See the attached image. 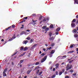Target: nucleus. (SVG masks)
<instances>
[{
    "label": "nucleus",
    "instance_id": "nucleus-1",
    "mask_svg": "<svg viewBox=\"0 0 78 78\" xmlns=\"http://www.w3.org/2000/svg\"><path fill=\"white\" fill-rule=\"evenodd\" d=\"M47 56L46 55L44 58H43V59H42L41 60V62H44V61H45V60H46V59H47Z\"/></svg>",
    "mask_w": 78,
    "mask_h": 78
},
{
    "label": "nucleus",
    "instance_id": "nucleus-2",
    "mask_svg": "<svg viewBox=\"0 0 78 78\" xmlns=\"http://www.w3.org/2000/svg\"><path fill=\"white\" fill-rule=\"evenodd\" d=\"M16 38V35H14L13 37L9 39V41H12V40H13V39H15Z\"/></svg>",
    "mask_w": 78,
    "mask_h": 78
},
{
    "label": "nucleus",
    "instance_id": "nucleus-3",
    "mask_svg": "<svg viewBox=\"0 0 78 78\" xmlns=\"http://www.w3.org/2000/svg\"><path fill=\"white\" fill-rule=\"evenodd\" d=\"M48 20H49V18H47L46 19H44L43 20V22H48Z\"/></svg>",
    "mask_w": 78,
    "mask_h": 78
},
{
    "label": "nucleus",
    "instance_id": "nucleus-4",
    "mask_svg": "<svg viewBox=\"0 0 78 78\" xmlns=\"http://www.w3.org/2000/svg\"><path fill=\"white\" fill-rule=\"evenodd\" d=\"M66 70H69V69H70V66H69V64H68L67 65V66L66 67Z\"/></svg>",
    "mask_w": 78,
    "mask_h": 78
},
{
    "label": "nucleus",
    "instance_id": "nucleus-5",
    "mask_svg": "<svg viewBox=\"0 0 78 78\" xmlns=\"http://www.w3.org/2000/svg\"><path fill=\"white\" fill-rule=\"evenodd\" d=\"M37 17H39V20L40 21V20H41L42 19V16H41L40 14L38 15Z\"/></svg>",
    "mask_w": 78,
    "mask_h": 78
},
{
    "label": "nucleus",
    "instance_id": "nucleus-6",
    "mask_svg": "<svg viewBox=\"0 0 78 78\" xmlns=\"http://www.w3.org/2000/svg\"><path fill=\"white\" fill-rule=\"evenodd\" d=\"M55 66L56 69H59V64H56L55 65Z\"/></svg>",
    "mask_w": 78,
    "mask_h": 78
},
{
    "label": "nucleus",
    "instance_id": "nucleus-7",
    "mask_svg": "<svg viewBox=\"0 0 78 78\" xmlns=\"http://www.w3.org/2000/svg\"><path fill=\"white\" fill-rule=\"evenodd\" d=\"M28 42V41H24L23 42V44H27Z\"/></svg>",
    "mask_w": 78,
    "mask_h": 78
},
{
    "label": "nucleus",
    "instance_id": "nucleus-8",
    "mask_svg": "<svg viewBox=\"0 0 78 78\" xmlns=\"http://www.w3.org/2000/svg\"><path fill=\"white\" fill-rule=\"evenodd\" d=\"M74 4L75 5V4H78V0H74Z\"/></svg>",
    "mask_w": 78,
    "mask_h": 78
},
{
    "label": "nucleus",
    "instance_id": "nucleus-9",
    "mask_svg": "<svg viewBox=\"0 0 78 78\" xmlns=\"http://www.w3.org/2000/svg\"><path fill=\"white\" fill-rule=\"evenodd\" d=\"M31 70H30L27 71V74H29L31 73Z\"/></svg>",
    "mask_w": 78,
    "mask_h": 78
},
{
    "label": "nucleus",
    "instance_id": "nucleus-10",
    "mask_svg": "<svg viewBox=\"0 0 78 78\" xmlns=\"http://www.w3.org/2000/svg\"><path fill=\"white\" fill-rule=\"evenodd\" d=\"M25 31H23L20 34V36H22V35L23 34H25Z\"/></svg>",
    "mask_w": 78,
    "mask_h": 78
},
{
    "label": "nucleus",
    "instance_id": "nucleus-11",
    "mask_svg": "<svg viewBox=\"0 0 78 78\" xmlns=\"http://www.w3.org/2000/svg\"><path fill=\"white\" fill-rule=\"evenodd\" d=\"M55 50H52L51 52V54H53V53H55Z\"/></svg>",
    "mask_w": 78,
    "mask_h": 78
},
{
    "label": "nucleus",
    "instance_id": "nucleus-12",
    "mask_svg": "<svg viewBox=\"0 0 78 78\" xmlns=\"http://www.w3.org/2000/svg\"><path fill=\"white\" fill-rule=\"evenodd\" d=\"M26 53V52L23 53V54L20 55V57L21 56H23V55H25V54Z\"/></svg>",
    "mask_w": 78,
    "mask_h": 78
},
{
    "label": "nucleus",
    "instance_id": "nucleus-13",
    "mask_svg": "<svg viewBox=\"0 0 78 78\" xmlns=\"http://www.w3.org/2000/svg\"><path fill=\"white\" fill-rule=\"evenodd\" d=\"M6 71H7V69H4V70L3 73H6Z\"/></svg>",
    "mask_w": 78,
    "mask_h": 78
},
{
    "label": "nucleus",
    "instance_id": "nucleus-14",
    "mask_svg": "<svg viewBox=\"0 0 78 78\" xmlns=\"http://www.w3.org/2000/svg\"><path fill=\"white\" fill-rule=\"evenodd\" d=\"M75 26V24L73 23H71V27H73Z\"/></svg>",
    "mask_w": 78,
    "mask_h": 78
},
{
    "label": "nucleus",
    "instance_id": "nucleus-15",
    "mask_svg": "<svg viewBox=\"0 0 78 78\" xmlns=\"http://www.w3.org/2000/svg\"><path fill=\"white\" fill-rule=\"evenodd\" d=\"M60 30V27L57 28L56 30V31H59Z\"/></svg>",
    "mask_w": 78,
    "mask_h": 78
},
{
    "label": "nucleus",
    "instance_id": "nucleus-16",
    "mask_svg": "<svg viewBox=\"0 0 78 78\" xmlns=\"http://www.w3.org/2000/svg\"><path fill=\"white\" fill-rule=\"evenodd\" d=\"M54 37H50V40H51V41H53L54 39Z\"/></svg>",
    "mask_w": 78,
    "mask_h": 78
},
{
    "label": "nucleus",
    "instance_id": "nucleus-17",
    "mask_svg": "<svg viewBox=\"0 0 78 78\" xmlns=\"http://www.w3.org/2000/svg\"><path fill=\"white\" fill-rule=\"evenodd\" d=\"M28 48L27 47H25L24 48V51H26V50H28Z\"/></svg>",
    "mask_w": 78,
    "mask_h": 78
},
{
    "label": "nucleus",
    "instance_id": "nucleus-18",
    "mask_svg": "<svg viewBox=\"0 0 78 78\" xmlns=\"http://www.w3.org/2000/svg\"><path fill=\"white\" fill-rule=\"evenodd\" d=\"M56 76V75H53L52 77H51V78H55V77Z\"/></svg>",
    "mask_w": 78,
    "mask_h": 78
},
{
    "label": "nucleus",
    "instance_id": "nucleus-19",
    "mask_svg": "<svg viewBox=\"0 0 78 78\" xmlns=\"http://www.w3.org/2000/svg\"><path fill=\"white\" fill-rule=\"evenodd\" d=\"M73 76H76V73H73Z\"/></svg>",
    "mask_w": 78,
    "mask_h": 78
},
{
    "label": "nucleus",
    "instance_id": "nucleus-20",
    "mask_svg": "<svg viewBox=\"0 0 78 78\" xmlns=\"http://www.w3.org/2000/svg\"><path fill=\"white\" fill-rule=\"evenodd\" d=\"M62 73V72L61 71L59 73V75H61Z\"/></svg>",
    "mask_w": 78,
    "mask_h": 78
},
{
    "label": "nucleus",
    "instance_id": "nucleus-21",
    "mask_svg": "<svg viewBox=\"0 0 78 78\" xmlns=\"http://www.w3.org/2000/svg\"><path fill=\"white\" fill-rule=\"evenodd\" d=\"M52 35V33H51V32H50L49 34V36L50 37H51V35Z\"/></svg>",
    "mask_w": 78,
    "mask_h": 78
},
{
    "label": "nucleus",
    "instance_id": "nucleus-22",
    "mask_svg": "<svg viewBox=\"0 0 78 78\" xmlns=\"http://www.w3.org/2000/svg\"><path fill=\"white\" fill-rule=\"evenodd\" d=\"M46 28H47V26H43L42 27L43 29H45Z\"/></svg>",
    "mask_w": 78,
    "mask_h": 78
},
{
    "label": "nucleus",
    "instance_id": "nucleus-23",
    "mask_svg": "<svg viewBox=\"0 0 78 78\" xmlns=\"http://www.w3.org/2000/svg\"><path fill=\"white\" fill-rule=\"evenodd\" d=\"M55 74L56 75H58V71H56L55 72Z\"/></svg>",
    "mask_w": 78,
    "mask_h": 78
},
{
    "label": "nucleus",
    "instance_id": "nucleus-24",
    "mask_svg": "<svg viewBox=\"0 0 78 78\" xmlns=\"http://www.w3.org/2000/svg\"><path fill=\"white\" fill-rule=\"evenodd\" d=\"M11 27L10 26V27H8V28H6V29H5V31H6V30H8V29H9L10 28H11Z\"/></svg>",
    "mask_w": 78,
    "mask_h": 78
},
{
    "label": "nucleus",
    "instance_id": "nucleus-25",
    "mask_svg": "<svg viewBox=\"0 0 78 78\" xmlns=\"http://www.w3.org/2000/svg\"><path fill=\"white\" fill-rule=\"evenodd\" d=\"M76 22V20L75 19H74L72 21V22Z\"/></svg>",
    "mask_w": 78,
    "mask_h": 78
},
{
    "label": "nucleus",
    "instance_id": "nucleus-26",
    "mask_svg": "<svg viewBox=\"0 0 78 78\" xmlns=\"http://www.w3.org/2000/svg\"><path fill=\"white\" fill-rule=\"evenodd\" d=\"M39 70H40L38 69L37 71V74H38V73H39Z\"/></svg>",
    "mask_w": 78,
    "mask_h": 78
},
{
    "label": "nucleus",
    "instance_id": "nucleus-27",
    "mask_svg": "<svg viewBox=\"0 0 78 78\" xmlns=\"http://www.w3.org/2000/svg\"><path fill=\"white\" fill-rule=\"evenodd\" d=\"M49 30V29L48 28H46L45 29V31H48V30Z\"/></svg>",
    "mask_w": 78,
    "mask_h": 78
},
{
    "label": "nucleus",
    "instance_id": "nucleus-28",
    "mask_svg": "<svg viewBox=\"0 0 78 78\" xmlns=\"http://www.w3.org/2000/svg\"><path fill=\"white\" fill-rule=\"evenodd\" d=\"M73 31L74 33H76V32H77V31H76V30L75 29H74Z\"/></svg>",
    "mask_w": 78,
    "mask_h": 78
},
{
    "label": "nucleus",
    "instance_id": "nucleus-29",
    "mask_svg": "<svg viewBox=\"0 0 78 78\" xmlns=\"http://www.w3.org/2000/svg\"><path fill=\"white\" fill-rule=\"evenodd\" d=\"M50 28H53V25H51L50 26Z\"/></svg>",
    "mask_w": 78,
    "mask_h": 78
},
{
    "label": "nucleus",
    "instance_id": "nucleus-30",
    "mask_svg": "<svg viewBox=\"0 0 78 78\" xmlns=\"http://www.w3.org/2000/svg\"><path fill=\"white\" fill-rule=\"evenodd\" d=\"M33 39H31L30 41V43H32V42H33Z\"/></svg>",
    "mask_w": 78,
    "mask_h": 78
},
{
    "label": "nucleus",
    "instance_id": "nucleus-31",
    "mask_svg": "<svg viewBox=\"0 0 78 78\" xmlns=\"http://www.w3.org/2000/svg\"><path fill=\"white\" fill-rule=\"evenodd\" d=\"M51 46L52 47H53V46H55V44L52 43L51 44Z\"/></svg>",
    "mask_w": 78,
    "mask_h": 78
},
{
    "label": "nucleus",
    "instance_id": "nucleus-32",
    "mask_svg": "<svg viewBox=\"0 0 78 78\" xmlns=\"http://www.w3.org/2000/svg\"><path fill=\"white\" fill-rule=\"evenodd\" d=\"M78 35H77V34H75V35H74V37H78Z\"/></svg>",
    "mask_w": 78,
    "mask_h": 78
},
{
    "label": "nucleus",
    "instance_id": "nucleus-33",
    "mask_svg": "<svg viewBox=\"0 0 78 78\" xmlns=\"http://www.w3.org/2000/svg\"><path fill=\"white\" fill-rule=\"evenodd\" d=\"M23 62V60H21L20 61V64H22V63Z\"/></svg>",
    "mask_w": 78,
    "mask_h": 78
},
{
    "label": "nucleus",
    "instance_id": "nucleus-34",
    "mask_svg": "<svg viewBox=\"0 0 78 78\" xmlns=\"http://www.w3.org/2000/svg\"><path fill=\"white\" fill-rule=\"evenodd\" d=\"M23 47H21L20 48V50H23Z\"/></svg>",
    "mask_w": 78,
    "mask_h": 78
},
{
    "label": "nucleus",
    "instance_id": "nucleus-35",
    "mask_svg": "<svg viewBox=\"0 0 78 78\" xmlns=\"http://www.w3.org/2000/svg\"><path fill=\"white\" fill-rule=\"evenodd\" d=\"M42 72H43L42 71L40 72L39 74V75H41V74H42Z\"/></svg>",
    "mask_w": 78,
    "mask_h": 78
},
{
    "label": "nucleus",
    "instance_id": "nucleus-36",
    "mask_svg": "<svg viewBox=\"0 0 78 78\" xmlns=\"http://www.w3.org/2000/svg\"><path fill=\"white\" fill-rule=\"evenodd\" d=\"M39 62H36V65H39Z\"/></svg>",
    "mask_w": 78,
    "mask_h": 78
},
{
    "label": "nucleus",
    "instance_id": "nucleus-37",
    "mask_svg": "<svg viewBox=\"0 0 78 78\" xmlns=\"http://www.w3.org/2000/svg\"><path fill=\"white\" fill-rule=\"evenodd\" d=\"M26 39H27V40H30V38L29 37H27V38Z\"/></svg>",
    "mask_w": 78,
    "mask_h": 78
},
{
    "label": "nucleus",
    "instance_id": "nucleus-38",
    "mask_svg": "<svg viewBox=\"0 0 78 78\" xmlns=\"http://www.w3.org/2000/svg\"><path fill=\"white\" fill-rule=\"evenodd\" d=\"M44 55H45V54L44 53H42L41 55L42 56H44Z\"/></svg>",
    "mask_w": 78,
    "mask_h": 78
},
{
    "label": "nucleus",
    "instance_id": "nucleus-39",
    "mask_svg": "<svg viewBox=\"0 0 78 78\" xmlns=\"http://www.w3.org/2000/svg\"><path fill=\"white\" fill-rule=\"evenodd\" d=\"M73 60H71V61H70L69 62V63H72V62H73Z\"/></svg>",
    "mask_w": 78,
    "mask_h": 78
},
{
    "label": "nucleus",
    "instance_id": "nucleus-40",
    "mask_svg": "<svg viewBox=\"0 0 78 78\" xmlns=\"http://www.w3.org/2000/svg\"><path fill=\"white\" fill-rule=\"evenodd\" d=\"M39 68H40V67H39V66H37L35 68V69H39Z\"/></svg>",
    "mask_w": 78,
    "mask_h": 78
},
{
    "label": "nucleus",
    "instance_id": "nucleus-41",
    "mask_svg": "<svg viewBox=\"0 0 78 78\" xmlns=\"http://www.w3.org/2000/svg\"><path fill=\"white\" fill-rule=\"evenodd\" d=\"M70 48H73V45H70Z\"/></svg>",
    "mask_w": 78,
    "mask_h": 78
},
{
    "label": "nucleus",
    "instance_id": "nucleus-42",
    "mask_svg": "<svg viewBox=\"0 0 78 78\" xmlns=\"http://www.w3.org/2000/svg\"><path fill=\"white\" fill-rule=\"evenodd\" d=\"M3 76H6V73H3Z\"/></svg>",
    "mask_w": 78,
    "mask_h": 78
},
{
    "label": "nucleus",
    "instance_id": "nucleus-43",
    "mask_svg": "<svg viewBox=\"0 0 78 78\" xmlns=\"http://www.w3.org/2000/svg\"><path fill=\"white\" fill-rule=\"evenodd\" d=\"M58 34H59V32H55V34H56V35H58Z\"/></svg>",
    "mask_w": 78,
    "mask_h": 78
},
{
    "label": "nucleus",
    "instance_id": "nucleus-44",
    "mask_svg": "<svg viewBox=\"0 0 78 78\" xmlns=\"http://www.w3.org/2000/svg\"><path fill=\"white\" fill-rule=\"evenodd\" d=\"M27 19H28V17H24V19H26V20H27Z\"/></svg>",
    "mask_w": 78,
    "mask_h": 78
},
{
    "label": "nucleus",
    "instance_id": "nucleus-45",
    "mask_svg": "<svg viewBox=\"0 0 78 78\" xmlns=\"http://www.w3.org/2000/svg\"><path fill=\"white\" fill-rule=\"evenodd\" d=\"M52 67H53L51 66L50 68H49L50 70H52Z\"/></svg>",
    "mask_w": 78,
    "mask_h": 78
},
{
    "label": "nucleus",
    "instance_id": "nucleus-46",
    "mask_svg": "<svg viewBox=\"0 0 78 78\" xmlns=\"http://www.w3.org/2000/svg\"><path fill=\"white\" fill-rule=\"evenodd\" d=\"M37 46V44H35L33 46V47H36V46Z\"/></svg>",
    "mask_w": 78,
    "mask_h": 78
},
{
    "label": "nucleus",
    "instance_id": "nucleus-47",
    "mask_svg": "<svg viewBox=\"0 0 78 78\" xmlns=\"http://www.w3.org/2000/svg\"><path fill=\"white\" fill-rule=\"evenodd\" d=\"M70 72H73V70L71 69L70 71Z\"/></svg>",
    "mask_w": 78,
    "mask_h": 78
},
{
    "label": "nucleus",
    "instance_id": "nucleus-48",
    "mask_svg": "<svg viewBox=\"0 0 78 78\" xmlns=\"http://www.w3.org/2000/svg\"><path fill=\"white\" fill-rule=\"evenodd\" d=\"M12 28H14V27H15V25H13L12 26Z\"/></svg>",
    "mask_w": 78,
    "mask_h": 78
},
{
    "label": "nucleus",
    "instance_id": "nucleus-49",
    "mask_svg": "<svg viewBox=\"0 0 78 78\" xmlns=\"http://www.w3.org/2000/svg\"><path fill=\"white\" fill-rule=\"evenodd\" d=\"M72 58H72L70 59H68V61H70V60H72Z\"/></svg>",
    "mask_w": 78,
    "mask_h": 78
},
{
    "label": "nucleus",
    "instance_id": "nucleus-50",
    "mask_svg": "<svg viewBox=\"0 0 78 78\" xmlns=\"http://www.w3.org/2000/svg\"><path fill=\"white\" fill-rule=\"evenodd\" d=\"M65 78H69V76H66L65 77Z\"/></svg>",
    "mask_w": 78,
    "mask_h": 78
},
{
    "label": "nucleus",
    "instance_id": "nucleus-51",
    "mask_svg": "<svg viewBox=\"0 0 78 78\" xmlns=\"http://www.w3.org/2000/svg\"><path fill=\"white\" fill-rule=\"evenodd\" d=\"M32 16H36V14H33Z\"/></svg>",
    "mask_w": 78,
    "mask_h": 78
},
{
    "label": "nucleus",
    "instance_id": "nucleus-52",
    "mask_svg": "<svg viewBox=\"0 0 78 78\" xmlns=\"http://www.w3.org/2000/svg\"><path fill=\"white\" fill-rule=\"evenodd\" d=\"M70 68H69L70 69H72V65H71L70 66Z\"/></svg>",
    "mask_w": 78,
    "mask_h": 78
},
{
    "label": "nucleus",
    "instance_id": "nucleus-53",
    "mask_svg": "<svg viewBox=\"0 0 78 78\" xmlns=\"http://www.w3.org/2000/svg\"><path fill=\"white\" fill-rule=\"evenodd\" d=\"M62 70V73H64V72H65V71L64 70V69H63Z\"/></svg>",
    "mask_w": 78,
    "mask_h": 78
},
{
    "label": "nucleus",
    "instance_id": "nucleus-54",
    "mask_svg": "<svg viewBox=\"0 0 78 78\" xmlns=\"http://www.w3.org/2000/svg\"><path fill=\"white\" fill-rule=\"evenodd\" d=\"M48 50H51V47H50L48 48Z\"/></svg>",
    "mask_w": 78,
    "mask_h": 78
},
{
    "label": "nucleus",
    "instance_id": "nucleus-55",
    "mask_svg": "<svg viewBox=\"0 0 78 78\" xmlns=\"http://www.w3.org/2000/svg\"><path fill=\"white\" fill-rule=\"evenodd\" d=\"M17 54V52L15 53L13 55H12V56H14V55H15Z\"/></svg>",
    "mask_w": 78,
    "mask_h": 78
},
{
    "label": "nucleus",
    "instance_id": "nucleus-56",
    "mask_svg": "<svg viewBox=\"0 0 78 78\" xmlns=\"http://www.w3.org/2000/svg\"><path fill=\"white\" fill-rule=\"evenodd\" d=\"M74 52L73 51H70L69 52V53H72L73 52Z\"/></svg>",
    "mask_w": 78,
    "mask_h": 78
},
{
    "label": "nucleus",
    "instance_id": "nucleus-57",
    "mask_svg": "<svg viewBox=\"0 0 78 78\" xmlns=\"http://www.w3.org/2000/svg\"><path fill=\"white\" fill-rule=\"evenodd\" d=\"M52 54H50V57H52Z\"/></svg>",
    "mask_w": 78,
    "mask_h": 78
},
{
    "label": "nucleus",
    "instance_id": "nucleus-58",
    "mask_svg": "<svg viewBox=\"0 0 78 78\" xmlns=\"http://www.w3.org/2000/svg\"><path fill=\"white\" fill-rule=\"evenodd\" d=\"M26 31H28V32H29L30 31V30H26Z\"/></svg>",
    "mask_w": 78,
    "mask_h": 78
},
{
    "label": "nucleus",
    "instance_id": "nucleus-59",
    "mask_svg": "<svg viewBox=\"0 0 78 78\" xmlns=\"http://www.w3.org/2000/svg\"><path fill=\"white\" fill-rule=\"evenodd\" d=\"M42 58V56L41 55H40L39 57V58H40V59H41V58Z\"/></svg>",
    "mask_w": 78,
    "mask_h": 78
},
{
    "label": "nucleus",
    "instance_id": "nucleus-60",
    "mask_svg": "<svg viewBox=\"0 0 78 78\" xmlns=\"http://www.w3.org/2000/svg\"><path fill=\"white\" fill-rule=\"evenodd\" d=\"M64 57H65V58H66V57H67V56L66 55H64L63 56V58H64Z\"/></svg>",
    "mask_w": 78,
    "mask_h": 78
},
{
    "label": "nucleus",
    "instance_id": "nucleus-61",
    "mask_svg": "<svg viewBox=\"0 0 78 78\" xmlns=\"http://www.w3.org/2000/svg\"><path fill=\"white\" fill-rule=\"evenodd\" d=\"M43 50H44V51H45V50H46L45 48H43Z\"/></svg>",
    "mask_w": 78,
    "mask_h": 78
},
{
    "label": "nucleus",
    "instance_id": "nucleus-62",
    "mask_svg": "<svg viewBox=\"0 0 78 78\" xmlns=\"http://www.w3.org/2000/svg\"><path fill=\"white\" fill-rule=\"evenodd\" d=\"M1 41H2V42H4V40L3 39H2V40H1Z\"/></svg>",
    "mask_w": 78,
    "mask_h": 78
},
{
    "label": "nucleus",
    "instance_id": "nucleus-63",
    "mask_svg": "<svg viewBox=\"0 0 78 78\" xmlns=\"http://www.w3.org/2000/svg\"><path fill=\"white\" fill-rule=\"evenodd\" d=\"M55 68H54L53 69V71H55Z\"/></svg>",
    "mask_w": 78,
    "mask_h": 78
},
{
    "label": "nucleus",
    "instance_id": "nucleus-64",
    "mask_svg": "<svg viewBox=\"0 0 78 78\" xmlns=\"http://www.w3.org/2000/svg\"><path fill=\"white\" fill-rule=\"evenodd\" d=\"M76 51H78V48H76Z\"/></svg>",
    "mask_w": 78,
    "mask_h": 78
}]
</instances>
